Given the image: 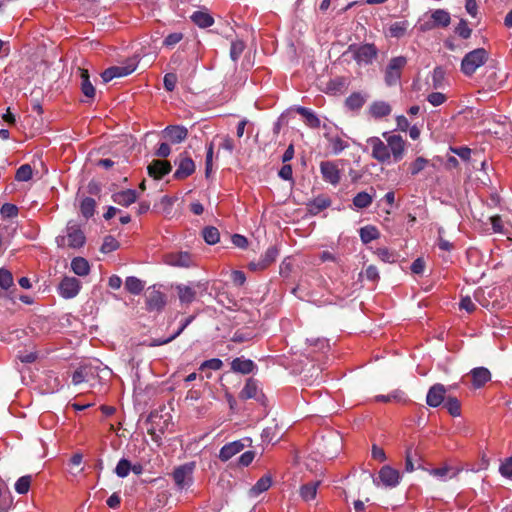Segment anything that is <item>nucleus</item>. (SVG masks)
Returning <instances> with one entry per match:
<instances>
[{
    "label": "nucleus",
    "instance_id": "obj_1",
    "mask_svg": "<svg viewBox=\"0 0 512 512\" xmlns=\"http://www.w3.org/2000/svg\"><path fill=\"white\" fill-rule=\"evenodd\" d=\"M387 143H384L378 137H370L367 144L371 147V156L380 163H389L391 156L394 162L400 161L404 156L405 141L400 135L383 134Z\"/></svg>",
    "mask_w": 512,
    "mask_h": 512
},
{
    "label": "nucleus",
    "instance_id": "obj_2",
    "mask_svg": "<svg viewBox=\"0 0 512 512\" xmlns=\"http://www.w3.org/2000/svg\"><path fill=\"white\" fill-rule=\"evenodd\" d=\"M59 248L79 249L86 243V236L77 224L68 223L64 234L55 239Z\"/></svg>",
    "mask_w": 512,
    "mask_h": 512
},
{
    "label": "nucleus",
    "instance_id": "obj_3",
    "mask_svg": "<svg viewBox=\"0 0 512 512\" xmlns=\"http://www.w3.org/2000/svg\"><path fill=\"white\" fill-rule=\"evenodd\" d=\"M488 57V52L484 48L468 52L461 61V71L466 76H472L479 67L487 62Z\"/></svg>",
    "mask_w": 512,
    "mask_h": 512
},
{
    "label": "nucleus",
    "instance_id": "obj_4",
    "mask_svg": "<svg viewBox=\"0 0 512 512\" xmlns=\"http://www.w3.org/2000/svg\"><path fill=\"white\" fill-rule=\"evenodd\" d=\"M352 53L354 60L359 65L372 64L378 55V49L373 43H365L361 45L352 44L348 48Z\"/></svg>",
    "mask_w": 512,
    "mask_h": 512
},
{
    "label": "nucleus",
    "instance_id": "obj_5",
    "mask_svg": "<svg viewBox=\"0 0 512 512\" xmlns=\"http://www.w3.org/2000/svg\"><path fill=\"white\" fill-rule=\"evenodd\" d=\"M407 64V58L405 56H397L391 58L386 69L384 80L388 86L396 85L402 75V70Z\"/></svg>",
    "mask_w": 512,
    "mask_h": 512
},
{
    "label": "nucleus",
    "instance_id": "obj_6",
    "mask_svg": "<svg viewBox=\"0 0 512 512\" xmlns=\"http://www.w3.org/2000/svg\"><path fill=\"white\" fill-rule=\"evenodd\" d=\"M194 468L195 464L191 462L180 465L173 470L172 477L179 490H183L192 485Z\"/></svg>",
    "mask_w": 512,
    "mask_h": 512
},
{
    "label": "nucleus",
    "instance_id": "obj_7",
    "mask_svg": "<svg viewBox=\"0 0 512 512\" xmlns=\"http://www.w3.org/2000/svg\"><path fill=\"white\" fill-rule=\"evenodd\" d=\"M174 163L177 169L173 174V178L176 180L186 179L195 172V163L186 151L180 153Z\"/></svg>",
    "mask_w": 512,
    "mask_h": 512
},
{
    "label": "nucleus",
    "instance_id": "obj_8",
    "mask_svg": "<svg viewBox=\"0 0 512 512\" xmlns=\"http://www.w3.org/2000/svg\"><path fill=\"white\" fill-rule=\"evenodd\" d=\"M81 288V282L75 277L65 276L58 285V291L61 297L71 299L78 295Z\"/></svg>",
    "mask_w": 512,
    "mask_h": 512
},
{
    "label": "nucleus",
    "instance_id": "obj_9",
    "mask_svg": "<svg viewBox=\"0 0 512 512\" xmlns=\"http://www.w3.org/2000/svg\"><path fill=\"white\" fill-rule=\"evenodd\" d=\"M166 305V296L155 287H149L146 292V308L148 311H162Z\"/></svg>",
    "mask_w": 512,
    "mask_h": 512
},
{
    "label": "nucleus",
    "instance_id": "obj_10",
    "mask_svg": "<svg viewBox=\"0 0 512 512\" xmlns=\"http://www.w3.org/2000/svg\"><path fill=\"white\" fill-rule=\"evenodd\" d=\"M136 70V64L131 62L123 66H112L101 73L103 82L107 83L114 78H120L130 75Z\"/></svg>",
    "mask_w": 512,
    "mask_h": 512
},
{
    "label": "nucleus",
    "instance_id": "obj_11",
    "mask_svg": "<svg viewBox=\"0 0 512 512\" xmlns=\"http://www.w3.org/2000/svg\"><path fill=\"white\" fill-rule=\"evenodd\" d=\"M166 264L175 267L188 268L193 264L192 255L187 251L171 252L164 256Z\"/></svg>",
    "mask_w": 512,
    "mask_h": 512
},
{
    "label": "nucleus",
    "instance_id": "obj_12",
    "mask_svg": "<svg viewBox=\"0 0 512 512\" xmlns=\"http://www.w3.org/2000/svg\"><path fill=\"white\" fill-rule=\"evenodd\" d=\"M446 387L441 383L432 385L426 395V403L428 406L436 408L440 406L446 399Z\"/></svg>",
    "mask_w": 512,
    "mask_h": 512
},
{
    "label": "nucleus",
    "instance_id": "obj_13",
    "mask_svg": "<svg viewBox=\"0 0 512 512\" xmlns=\"http://www.w3.org/2000/svg\"><path fill=\"white\" fill-rule=\"evenodd\" d=\"M279 255V250L276 246H270L265 253L260 257V259L256 261H252L249 264V268L251 270H264L269 267L273 262L276 261Z\"/></svg>",
    "mask_w": 512,
    "mask_h": 512
},
{
    "label": "nucleus",
    "instance_id": "obj_14",
    "mask_svg": "<svg viewBox=\"0 0 512 512\" xmlns=\"http://www.w3.org/2000/svg\"><path fill=\"white\" fill-rule=\"evenodd\" d=\"M378 479L385 487L394 488L400 483L401 476L398 470L385 465L380 469Z\"/></svg>",
    "mask_w": 512,
    "mask_h": 512
},
{
    "label": "nucleus",
    "instance_id": "obj_15",
    "mask_svg": "<svg viewBox=\"0 0 512 512\" xmlns=\"http://www.w3.org/2000/svg\"><path fill=\"white\" fill-rule=\"evenodd\" d=\"M171 170L172 165L167 160H153L147 167L148 175L155 180H161Z\"/></svg>",
    "mask_w": 512,
    "mask_h": 512
},
{
    "label": "nucleus",
    "instance_id": "obj_16",
    "mask_svg": "<svg viewBox=\"0 0 512 512\" xmlns=\"http://www.w3.org/2000/svg\"><path fill=\"white\" fill-rule=\"evenodd\" d=\"M163 137L172 144H179L186 140L188 129L180 125H169L163 131Z\"/></svg>",
    "mask_w": 512,
    "mask_h": 512
},
{
    "label": "nucleus",
    "instance_id": "obj_17",
    "mask_svg": "<svg viewBox=\"0 0 512 512\" xmlns=\"http://www.w3.org/2000/svg\"><path fill=\"white\" fill-rule=\"evenodd\" d=\"M320 171L326 182L334 186L340 182V171L334 162L322 161L320 163Z\"/></svg>",
    "mask_w": 512,
    "mask_h": 512
},
{
    "label": "nucleus",
    "instance_id": "obj_18",
    "mask_svg": "<svg viewBox=\"0 0 512 512\" xmlns=\"http://www.w3.org/2000/svg\"><path fill=\"white\" fill-rule=\"evenodd\" d=\"M330 205H331V199L328 196L319 195V196L315 197L314 199L310 200L306 204V209L309 214L317 215L321 211L330 207Z\"/></svg>",
    "mask_w": 512,
    "mask_h": 512
},
{
    "label": "nucleus",
    "instance_id": "obj_19",
    "mask_svg": "<svg viewBox=\"0 0 512 512\" xmlns=\"http://www.w3.org/2000/svg\"><path fill=\"white\" fill-rule=\"evenodd\" d=\"M245 448V444L241 440L233 441L225 444L219 452V459L223 462L228 461L234 455L240 453Z\"/></svg>",
    "mask_w": 512,
    "mask_h": 512
},
{
    "label": "nucleus",
    "instance_id": "obj_20",
    "mask_svg": "<svg viewBox=\"0 0 512 512\" xmlns=\"http://www.w3.org/2000/svg\"><path fill=\"white\" fill-rule=\"evenodd\" d=\"M472 378V385L474 388L479 389L491 380V373L485 367H476L470 371Z\"/></svg>",
    "mask_w": 512,
    "mask_h": 512
},
{
    "label": "nucleus",
    "instance_id": "obj_21",
    "mask_svg": "<svg viewBox=\"0 0 512 512\" xmlns=\"http://www.w3.org/2000/svg\"><path fill=\"white\" fill-rule=\"evenodd\" d=\"M271 485L272 477L270 475H264L248 490V496L251 498L257 497L267 491Z\"/></svg>",
    "mask_w": 512,
    "mask_h": 512
},
{
    "label": "nucleus",
    "instance_id": "obj_22",
    "mask_svg": "<svg viewBox=\"0 0 512 512\" xmlns=\"http://www.w3.org/2000/svg\"><path fill=\"white\" fill-rule=\"evenodd\" d=\"M429 473L443 481L447 479H452L456 477L460 473V469L456 467H452L449 465H444L439 468H434L429 471Z\"/></svg>",
    "mask_w": 512,
    "mask_h": 512
},
{
    "label": "nucleus",
    "instance_id": "obj_23",
    "mask_svg": "<svg viewBox=\"0 0 512 512\" xmlns=\"http://www.w3.org/2000/svg\"><path fill=\"white\" fill-rule=\"evenodd\" d=\"M137 200V193L135 190L127 189L113 195V201L121 206H129Z\"/></svg>",
    "mask_w": 512,
    "mask_h": 512
},
{
    "label": "nucleus",
    "instance_id": "obj_24",
    "mask_svg": "<svg viewBox=\"0 0 512 512\" xmlns=\"http://www.w3.org/2000/svg\"><path fill=\"white\" fill-rule=\"evenodd\" d=\"M78 71L80 73L82 93L86 97L93 99L95 97V88L90 82L88 70L84 68H78Z\"/></svg>",
    "mask_w": 512,
    "mask_h": 512
},
{
    "label": "nucleus",
    "instance_id": "obj_25",
    "mask_svg": "<svg viewBox=\"0 0 512 512\" xmlns=\"http://www.w3.org/2000/svg\"><path fill=\"white\" fill-rule=\"evenodd\" d=\"M254 368H255V364L250 359L235 358L231 362L232 371L238 372L241 374H249L254 370Z\"/></svg>",
    "mask_w": 512,
    "mask_h": 512
},
{
    "label": "nucleus",
    "instance_id": "obj_26",
    "mask_svg": "<svg viewBox=\"0 0 512 512\" xmlns=\"http://www.w3.org/2000/svg\"><path fill=\"white\" fill-rule=\"evenodd\" d=\"M431 19L433 21L432 25L426 24L428 28L432 27H447L450 24L451 18L450 14L442 9L435 10L432 15Z\"/></svg>",
    "mask_w": 512,
    "mask_h": 512
},
{
    "label": "nucleus",
    "instance_id": "obj_27",
    "mask_svg": "<svg viewBox=\"0 0 512 512\" xmlns=\"http://www.w3.org/2000/svg\"><path fill=\"white\" fill-rule=\"evenodd\" d=\"M190 18L200 28H208L214 24V18L205 11H195Z\"/></svg>",
    "mask_w": 512,
    "mask_h": 512
},
{
    "label": "nucleus",
    "instance_id": "obj_28",
    "mask_svg": "<svg viewBox=\"0 0 512 512\" xmlns=\"http://www.w3.org/2000/svg\"><path fill=\"white\" fill-rule=\"evenodd\" d=\"M320 483V481H311L303 484L299 490L301 498L306 502L315 499Z\"/></svg>",
    "mask_w": 512,
    "mask_h": 512
},
{
    "label": "nucleus",
    "instance_id": "obj_29",
    "mask_svg": "<svg viewBox=\"0 0 512 512\" xmlns=\"http://www.w3.org/2000/svg\"><path fill=\"white\" fill-rule=\"evenodd\" d=\"M369 112L374 118H382L391 113V106L387 102L376 101L371 104Z\"/></svg>",
    "mask_w": 512,
    "mask_h": 512
},
{
    "label": "nucleus",
    "instance_id": "obj_30",
    "mask_svg": "<svg viewBox=\"0 0 512 512\" xmlns=\"http://www.w3.org/2000/svg\"><path fill=\"white\" fill-rule=\"evenodd\" d=\"M258 394V383L253 378L247 379L244 387L242 388L239 397L242 400L256 398Z\"/></svg>",
    "mask_w": 512,
    "mask_h": 512
},
{
    "label": "nucleus",
    "instance_id": "obj_31",
    "mask_svg": "<svg viewBox=\"0 0 512 512\" xmlns=\"http://www.w3.org/2000/svg\"><path fill=\"white\" fill-rule=\"evenodd\" d=\"M71 269L78 276H86L90 272V265L85 258L75 257L71 261Z\"/></svg>",
    "mask_w": 512,
    "mask_h": 512
},
{
    "label": "nucleus",
    "instance_id": "obj_32",
    "mask_svg": "<svg viewBox=\"0 0 512 512\" xmlns=\"http://www.w3.org/2000/svg\"><path fill=\"white\" fill-rule=\"evenodd\" d=\"M176 289L181 303L190 304L195 300L196 291L192 287L186 285H178Z\"/></svg>",
    "mask_w": 512,
    "mask_h": 512
},
{
    "label": "nucleus",
    "instance_id": "obj_33",
    "mask_svg": "<svg viewBox=\"0 0 512 512\" xmlns=\"http://www.w3.org/2000/svg\"><path fill=\"white\" fill-rule=\"evenodd\" d=\"M144 287L145 283L135 276H129L125 280V289L133 295H139Z\"/></svg>",
    "mask_w": 512,
    "mask_h": 512
},
{
    "label": "nucleus",
    "instance_id": "obj_34",
    "mask_svg": "<svg viewBox=\"0 0 512 512\" xmlns=\"http://www.w3.org/2000/svg\"><path fill=\"white\" fill-rule=\"evenodd\" d=\"M359 234L360 239L364 244H367L380 237L379 230L373 225H366L360 228Z\"/></svg>",
    "mask_w": 512,
    "mask_h": 512
},
{
    "label": "nucleus",
    "instance_id": "obj_35",
    "mask_svg": "<svg viewBox=\"0 0 512 512\" xmlns=\"http://www.w3.org/2000/svg\"><path fill=\"white\" fill-rule=\"evenodd\" d=\"M296 112L305 118V123L311 128L320 127V119L308 108L299 106Z\"/></svg>",
    "mask_w": 512,
    "mask_h": 512
},
{
    "label": "nucleus",
    "instance_id": "obj_36",
    "mask_svg": "<svg viewBox=\"0 0 512 512\" xmlns=\"http://www.w3.org/2000/svg\"><path fill=\"white\" fill-rule=\"evenodd\" d=\"M373 202V196L369 193L362 191L357 193L353 198V205L358 209L369 207Z\"/></svg>",
    "mask_w": 512,
    "mask_h": 512
},
{
    "label": "nucleus",
    "instance_id": "obj_37",
    "mask_svg": "<svg viewBox=\"0 0 512 512\" xmlns=\"http://www.w3.org/2000/svg\"><path fill=\"white\" fill-rule=\"evenodd\" d=\"M409 27V23L406 20L396 21L389 26V33L391 37L401 38L405 35L407 29Z\"/></svg>",
    "mask_w": 512,
    "mask_h": 512
},
{
    "label": "nucleus",
    "instance_id": "obj_38",
    "mask_svg": "<svg viewBox=\"0 0 512 512\" xmlns=\"http://www.w3.org/2000/svg\"><path fill=\"white\" fill-rule=\"evenodd\" d=\"M202 236L205 242L209 245H214L219 242L220 233L214 226H207L202 230Z\"/></svg>",
    "mask_w": 512,
    "mask_h": 512
},
{
    "label": "nucleus",
    "instance_id": "obj_39",
    "mask_svg": "<svg viewBox=\"0 0 512 512\" xmlns=\"http://www.w3.org/2000/svg\"><path fill=\"white\" fill-rule=\"evenodd\" d=\"M444 407L447 409L448 413L453 417H458L461 415V404L456 397L448 396L444 403Z\"/></svg>",
    "mask_w": 512,
    "mask_h": 512
},
{
    "label": "nucleus",
    "instance_id": "obj_40",
    "mask_svg": "<svg viewBox=\"0 0 512 512\" xmlns=\"http://www.w3.org/2000/svg\"><path fill=\"white\" fill-rule=\"evenodd\" d=\"M366 99L361 93H352L347 97L345 104L350 110H359L365 103Z\"/></svg>",
    "mask_w": 512,
    "mask_h": 512
},
{
    "label": "nucleus",
    "instance_id": "obj_41",
    "mask_svg": "<svg viewBox=\"0 0 512 512\" xmlns=\"http://www.w3.org/2000/svg\"><path fill=\"white\" fill-rule=\"evenodd\" d=\"M96 202L91 197H86L82 200L80 210L82 215L88 219L94 215Z\"/></svg>",
    "mask_w": 512,
    "mask_h": 512
},
{
    "label": "nucleus",
    "instance_id": "obj_42",
    "mask_svg": "<svg viewBox=\"0 0 512 512\" xmlns=\"http://www.w3.org/2000/svg\"><path fill=\"white\" fill-rule=\"evenodd\" d=\"M32 175V167L29 164H23L17 169L15 179L17 181L26 182L32 178Z\"/></svg>",
    "mask_w": 512,
    "mask_h": 512
},
{
    "label": "nucleus",
    "instance_id": "obj_43",
    "mask_svg": "<svg viewBox=\"0 0 512 512\" xmlns=\"http://www.w3.org/2000/svg\"><path fill=\"white\" fill-rule=\"evenodd\" d=\"M130 461L126 458H121L116 467H115V474L120 478H125L130 473Z\"/></svg>",
    "mask_w": 512,
    "mask_h": 512
},
{
    "label": "nucleus",
    "instance_id": "obj_44",
    "mask_svg": "<svg viewBox=\"0 0 512 512\" xmlns=\"http://www.w3.org/2000/svg\"><path fill=\"white\" fill-rule=\"evenodd\" d=\"M118 247L119 242L113 236L108 235L104 238L100 251L107 254L115 251Z\"/></svg>",
    "mask_w": 512,
    "mask_h": 512
},
{
    "label": "nucleus",
    "instance_id": "obj_45",
    "mask_svg": "<svg viewBox=\"0 0 512 512\" xmlns=\"http://www.w3.org/2000/svg\"><path fill=\"white\" fill-rule=\"evenodd\" d=\"M31 476L25 475L20 477L15 483V490L19 494H26L29 491L31 485Z\"/></svg>",
    "mask_w": 512,
    "mask_h": 512
},
{
    "label": "nucleus",
    "instance_id": "obj_46",
    "mask_svg": "<svg viewBox=\"0 0 512 512\" xmlns=\"http://www.w3.org/2000/svg\"><path fill=\"white\" fill-rule=\"evenodd\" d=\"M375 400L378 402H391V401L400 402V401L404 400V393L400 390H395L388 395H377V396H375Z\"/></svg>",
    "mask_w": 512,
    "mask_h": 512
},
{
    "label": "nucleus",
    "instance_id": "obj_47",
    "mask_svg": "<svg viewBox=\"0 0 512 512\" xmlns=\"http://www.w3.org/2000/svg\"><path fill=\"white\" fill-rule=\"evenodd\" d=\"M375 254L384 262L393 263L396 261L397 254L386 247L378 248Z\"/></svg>",
    "mask_w": 512,
    "mask_h": 512
},
{
    "label": "nucleus",
    "instance_id": "obj_48",
    "mask_svg": "<svg viewBox=\"0 0 512 512\" xmlns=\"http://www.w3.org/2000/svg\"><path fill=\"white\" fill-rule=\"evenodd\" d=\"M12 285H13L12 273L5 268H0V288L7 290Z\"/></svg>",
    "mask_w": 512,
    "mask_h": 512
},
{
    "label": "nucleus",
    "instance_id": "obj_49",
    "mask_svg": "<svg viewBox=\"0 0 512 512\" xmlns=\"http://www.w3.org/2000/svg\"><path fill=\"white\" fill-rule=\"evenodd\" d=\"M184 35L181 32H175L167 35L163 41V45L167 48H173L176 44H178Z\"/></svg>",
    "mask_w": 512,
    "mask_h": 512
},
{
    "label": "nucleus",
    "instance_id": "obj_50",
    "mask_svg": "<svg viewBox=\"0 0 512 512\" xmlns=\"http://www.w3.org/2000/svg\"><path fill=\"white\" fill-rule=\"evenodd\" d=\"M223 366V362L218 359V358H212V359H209V360H206L204 361L200 367H199V370L201 371H204L206 369H211V370H220Z\"/></svg>",
    "mask_w": 512,
    "mask_h": 512
},
{
    "label": "nucleus",
    "instance_id": "obj_51",
    "mask_svg": "<svg viewBox=\"0 0 512 512\" xmlns=\"http://www.w3.org/2000/svg\"><path fill=\"white\" fill-rule=\"evenodd\" d=\"M428 161L423 157H417L415 161H413L410 164V173L414 176L420 173L425 166L427 165Z\"/></svg>",
    "mask_w": 512,
    "mask_h": 512
},
{
    "label": "nucleus",
    "instance_id": "obj_52",
    "mask_svg": "<svg viewBox=\"0 0 512 512\" xmlns=\"http://www.w3.org/2000/svg\"><path fill=\"white\" fill-rule=\"evenodd\" d=\"M177 81H178V77L175 73L165 74V76L163 78V84H164V88L166 89V91H168V92L174 91Z\"/></svg>",
    "mask_w": 512,
    "mask_h": 512
},
{
    "label": "nucleus",
    "instance_id": "obj_53",
    "mask_svg": "<svg viewBox=\"0 0 512 512\" xmlns=\"http://www.w3.org/2000/svg\"><path fill=\"white\" fill-rule=\"evenodd\" d=\"M0 212L4 218H13L18 215V208L14 204L5 203L2 205Z\"/></svg>",
    "mask_w": 512,
    "mask_h": 512
},
{
    "label": "nucleus",
    "instance_id": "obj_54",
    "mask_svg": "<svg viewBox=\"0 0 512 512\" xmlns=\"http://www.w3.org/2000/svg\"><path fill=\"white\" fill-rule=\"evenodd\" d=\"M417 456L416 451H413L411 447L407 448L405 456V471L413 472L415 470L414 457Z\"/></svg>",
    "mask_w": 512,
    "mask_h": 512
},
{
    "label": "nucleus",
    "instance_id": "obj_55",
    "mask_svg": "<svg viewBox=\"0 0 512 512\" xmlns=\"http://www.w3.org/2000/svg\"><path fill=\"white\" fill-rule=\"evenodd\" d=\"M499 472L505 478H512V457L505 459L499 467Z\"/></svg>",
    "mask_w": 512,
    "mask_h": 512
},
{
    "label": "nucleus",
    "instance_id": "obj_56",
    "mask_svg": "<svg viewBox=\"0 0 512 512\" xmlns=\"http://www.w3.org/2000/svg\"><path fill=\"white\" fill-rule=\"evenodd\" d=\"M244 50V44L241 41H235L231 43L230 47V56L231 58L236 61L240 57Z\"/></svg>",
    "mask_w": 512,
    "mask_h": 512
},
{
    "label": "nucleus",
    "instance_id": "obj_57",
    "mask_svg": "<svg viewBox=\"0 0 512 512\" xmlns=\"http://www.w3.org/2000/svg\"><path fill=\"white\" fill-rule=\"evenodd\" d=\"M456 33L463 39H467L471 36L472 30L468 27L465 20H461L456 27Z\"/></svg>",
    "mask_w": 512,
    "mask_h": 512
},
{
    "label": "nucleus",
    "instance_id": "obj_58",
    "mask_svg": "<svg viewBox=\"0 0 512 512\" xmlns=\"http://www.w3.org/2000/svg\"><path fill=\"white\" fill-rule=\"evenodd\" d=\"M447 97L441 92H433L428 95L427 100L433 106H439L446 101Z\"/></svg>",
    "mask_w": 512,
    "mask_h": 512
},
{
    "label": "nucleus",
    "instance_id": "obj_59",
    "mask_svg": "<svg viewBox=\"0 0 512 512\" xmlns=\"http://www.w3.org/2000/svg\"><path fill=\"white\" fill-rule=\"evenodd\" d=\"M86 375H87L86 368H84V367L78 368L72 374V383L74 385H79V384L83 383L84 381H86Z\"/></svg>",
    "mask_w": 512,
    "mask_h": 512
},
{
    "label": "nucleus",
    "instance_id": "obj_60",
    "mask_svg": "<svg viewBox=\"0 0 512 512\" xmlns=\"http://www.w3.org/2000/svg\"><path fill=\"white\" fill-rule=\"evenodd\" d=\"M331 146L332 152L337 155L347 147V143L340 137H335L331 140Z\"/></svg>",
    "mask_w": 512,
    "mask_h": 512
},
{
    "label": "nucleus",
    "instance_id": "obj_61",
    "mask_svg": "<svg viewBox=\"0 0 512 512\" xmlns=\"http://www.w3.org/2000/svg\"><path fill=\"white\" fill-rule=\"evenodd\" d=\"M490 222L492 225V229L495 233H504L505 232L503 220H502L501 216L494 215V216L490 217Z\"/></svg>",
    "mask_w": 512,
    "mask_h": 512
},
{
    "label": "nucleus",
    "instance_id": "obj_62",
    "mask_svg": "<svg viewBox=\"0 0 512 512\" xmlns=\"http://www.w3.org/2000/svg\"><path fill=\"white\" fill-rule=\"evenodd\" d=\"M450 150L459 156L462 160H469L471 155V149L463 146V147H450Z\"/></svg>",
    "mask_w": 512,
    "mask_h": 512
},
{
    "label": "nucleus",
    "instance_id": "obj_63",
    "mask_svg": "<svg viewBox=\"0 0 512 512\" xmlns=\"http://www.w3.org/2000/svg\"><path fill=\"white\" fill-rule=\"evenodd\" d=\"M278 175L283 180L290 181L293 179V170L290 164H284L278 172Z\"/></svg>",
    "mask_w": 512,
    "mask_h": 512
},
{
    "label": "nucleus",
    "instance_id": "obj_64",
    "mask_svg": "<svg viewBox=\"0 0 512 512\" xmlns=\"http://www.w3.org/2000/svg\"><path fill=\"white\" fill-rule=\"evenodd\" d=\"M365 276L369 281L377 282L380 278L379 272L376 266L369 265L365 270Z\"/></svg>",
    "mask_w": 512,
    "mask_h": 512
}]
</instances>
